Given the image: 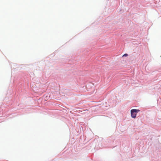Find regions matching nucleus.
Here are the masks:
<instances>
[{
  "instance_id": "nucleus-1",
  "label": "nucleus",
  "mask_w": 161,
  "mask_h": 161,
  "mask_svg": "<svg viewBox=\"0 0 161 161\" xmlns=\"http://www.w3.org/2000/svg\"><path fill=\"white\" fill-rule=\"evenodd\" d=\"M140 111L138 109H133L130 111L131 116L132 118H135L136 117V113Z\"/></svg>"
},
{
  "instance_id": "nucleus-2",
  "label": "nucleus",
  "mask_w": 161,
  "mask_h": 161,
  "mask_svg": "<svg viewBox=\"0 0 161 161\" xmlns=\"http://www.w3.org/2000/svg\"><path fill=\"white\" fill-rule=\"evenodd\" d=\"M127 56H128V54H126V53H125V54H124L123 55V57H124V56L126 57Z\"/></svg>"
}]
</instances>
